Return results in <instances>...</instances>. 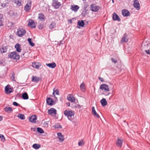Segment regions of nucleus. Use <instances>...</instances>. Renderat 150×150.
Listing matches in <instances>:
<instances>
[{
	"label": "nucleus",
	"instance_id": "obj_7",
	"mask_svg": "<svg viewBox=\"0 0 150 150\" xmlns=\"http://www.w3.org/2000/svg\"><path fill=\"white\" fill-rule=\"evenodd\" d=\"M31 1L30 2H28L27 4H26L24 8V10L26 12H28L30 10L31 8Z\"/></svg>",
	"mask_w": 150,
	"mask_h": 150
},
{
	"label": "nucleus",
	"instance_id": "obj_25",
	"mask_svg": "<svg viewBox=\"0 0 150 150\" xmlns=\"http://www.w3.org/2000/svg\"><path fill=\"white\" fill-rule=\"evenodd\" d=\"M100 102L101 104L102 105L103 107L106 105L107 104V102L106 99L104 98L100 100Z\"/></svg>",
	"mask_w": 150,
	"mask_h": 150
},
{
	"label": "nucleus",
	"instance_id": "obj_4",
	"mask_svg": "<svg viewBox=\"0 0 150 150\" xmlns=\"http://www.w3.org/2000/svg\"><path fill=\"white\" fill-rule=\"evenodd\" d=\"M26 33L25 30L23 28H19L18 29L16 34L19 37H22Z\"/></svg>",
	"mask_w": 150,
	"mask_h": 150
},
{
	"label": "nucleus",
	"instance_id": "obj_53",
	"mask_svg": "<svg viewBox=\"0 0 150 150\" xmlns=\"http://www.w3.org/2000/svg\"><path fill=\"white\" fill-rule=\"evenodd\" d=\"M43 125L45 126L46 127L48 125V123L46 122H44L43 123Z\"/></svg>",
	"mask_w": 150,
	"mask_h": 150
},
{
	"label": "nucleus",
	"instance_id": "obj_40",
	"mask_svg": "<svg viewBox=\"0 0 150 150\" xmlns=\"http://www.w3.org/2000/svg\"><path fill=\"white\" fill-rule=\"evenodd\" d=\"M74 107L78 109H80L81 108V106H80L79 104L76 103H74Z\"/></svg>",
	"mask_w": 150,
	"mask_h": 150
},
{
	"label": "nucleus",
	"instance_id": "obj_45",
	"mask_svg": "<svg viewBox=\"0 0 150 150\" xmlns=\"http://www.w3.org/2000/svg\"><path fill=\"white\" fill-rule=\"evenodd\" d=\"M111 60L112 63L115 64L117 63V60L113 58H111Z\"/></svg>",
	"mask_w": 150,
	"mask_h": 150
},
{
	"label": "nucleus",
	"instance_id": "obj_39",
	"mask_svg": "<svg viewBox=\"0 0 150 150\" xmlns=\"http://www.w3.org/2000/svg\"><path fill=\"white\" fill-rule=\"evenodd\" d=\"M44 15L42 13H40L39 15L38 18L42 20L44 19Z\"/></svg>",
	"mask_w": 150,
	"mask_h": 150
},
{
	"label": "nucleus",
	"instance_id": "obj_23",
	"mask_svg": "<svg viewBox=\"0 0 150 150\" xmlns=\"http://www.w3.org/2000/svg\"><path fill=\"white\" fill-rule=\"evenodd\" d=\"M15 47L16 49V51L19 52H21V45L18 43L15 46Z\"/></svg>",
	"mask_w": 150,
	"mask_h": 150
},
{
	"label": "nucleus",
	"instance_id": "obj_46",
	"mask_svg": "<svg viewBox=\"0 0 150 150\" xmlns=\"http://www.w3.org/2000/svg\"><path fill=\"white\" fill-rule=\"evenodd\" d=\"M1 140L2 142H4L5 141V138L3 135L1 134Z\"/></svg>",
	"mask_w": 150,
	"mask_h": 150
},
{
	"label": "nucleus",
	"instance_id": "obj_43",
	"mask_svg": "<svg viewBox=\"0 0 150 150\" xmlns=\"http://www.w3.org/2000/svg\"><path fill=\"white\" fill-rule=\"evenodd\" d=\"M84 144L83 141H80L79 142L78 145L80 146H82Z\"/></svg>",
	"mask_w": 150,
	"mask_h": 150
},
{
	"label": "nucleus",
	"instance_id": "obj_18",
	"mask_svg": "<svg viewBox=\"0 0 150 150\" xmlns=\"http://www.w3.org/2000/svg\"><path fill=\"white\" fill-rule=\"evenodd\" d=\"M41 79L40 77L33 76L31 81L33 82L38 83Z\"/></svg>",
	"mask_w": 150,
	"mask_h": 150
},
{
	"label": "nucleus",
	"instance_id": "obj_48",
	"mask_svg": "<svg viewBox=\"0 0 150 150\" xmlns=\"http://www.w3.org/2000/svg\"><path fill=\"white\" fill-rule=\"evenodd\" d=\"M43 27V25L41 24H40L38 26V28L40 29H42Z\"/></svg>",
	"mask_w": 150,
	"mask_h": 150
},
{
	"label": "nucleus",
	"instance_id": "obj_33",
	"mask_svg": "<svg viewBox=\"0 0 150 150\" xmlns=\"http://www.w3.org/2000/svg\"><path fill=\"white\" fill-rule=\"evenodd\" d=\"M41 145L40 144H35L33 145V147L36 149H37L40 148Z\"/></svg>",
	"mask_w": 150,
	"mask_h": 150
},
{
	"label": "nucleus",
	"instance_id": "obj_10",
	"mask_svg": "<svg viewBox=\"0 0 150 150\" xmlns=\"http://www.w3.org/2000/svg\"><path fill=\"white\" fill-rule=\"evenodd\" d=\"M37 116L35 115H33L29 117V121L31 122L36 123Z\"/></svg>",
	"mask_w": 150,
	"mask_h": 150
},
{
	"label": "nucleus",
	"instance_id": "obj_32",
	"mask_svg": "<svg viewBox=\"0 0 150 150\" xmlns=\"http://www.w3.org/2000/svg\"><path fill=\"white\" fill-rule=\"evenodd\" d=\"M84 22L83 21L81 20V21H79L78 22V25L80 26L81 27H83L84 25Z\"/></svg>",
	"mask_w": 150,
	"mask_h": 150
},
{
	"label": "nucleus",
	"instance_id": "obj_21",
	"mask_svg": "<svg viewBox=\"0 0 150 150\" xmlns=\"http://www.w3.org/2000/svg\"><path fill=\"white\" fill-rule=\"evenodd\" d=\"M46 65L50 68L53 69L56 66V64L54 62L51 63L46 64Z\"/></svg>",
	"mask_w": 150,
	"mask_h": 150
},
{
	"label": "nucleus",
	"instance_id": "obj_38",
	"mask_svg": "<svg viewBox=\"0 0 150 150\" xmlns=\"http://www.w3.org/2000/svg\"><path fill=\"white\" fill-rule=\"evenodd\" d=\"M37 130L38 132L41 134L43 133L44 132V131L40 127H38Z\"/></svg>",
	"mask_w": 150,
	"mask_h": 150
},
{
	"label": "nucleus",
	"instance_id": "obj_42",
	"mask_svg": "<svg viewBox=\"0 0 150 150\" xmlns=\"http://www.w3.org/2000/svg\"><path fill=\"white\" fill-rule=\"evenodd\" d=\"M54 127L56 128H62V126L61 125H59L58 124H57L55 125Z\"/></svg>",
	"mask_w": 150,
	"mask_h": 150
},
{
	"label": "nucleus",
	"instance_id": "obj_61",
	"mask_svg": "<svg viewBox=\"0 0 150 150\" xmlns=\"http://www.w3.org/2000/svg\"><path fill=\"white\" fill-rule=\"evenodd\" d=\"M2 64V62H0V64Z\"/></svg>",
	"mask_w": 150,
	"mask_h": 150
},
{
	"label": "nucleus",
	"instance_id": "obj_55",
	"mask_svg": "<svg viewBox=\"0 0 150 150\" xmlns=\"http://www.w3.org/2000/svg\"><path fill=\"white\" fill-rule=\"evenodd\" d=\"M54 89H55V88H54V89H53V93H52V94L54 96V97H55V91Z\"/></svg>",
	"mask_w": 150,
	"mask_h": 150
},
{
	"label": "nucleus",
	"instance_id": "obj_16",
	"mask_svg": "<svg viewBox=\"0 0 150 150\" xmlns=\"http://www.w3.org/2000/svg\"><path fill=\"white\" fill-rule=\"evenodd\" d=\"M28 25L32 28H35V22L32 20H30L29 21Z\"/></svg>",
	"mask_w": 150,
	"mask_h": 150
},
{
	"label": "nucleus",
	"instance_id": "obj_20",
	"mask_svg": "<svg viewBox=\"0 0 150 150\" xmlns=\"http://www.w3.org/2000/svg\"><path fill=\"white\" fill-rule=\"evenodd\" d=\"M79 7L78 5H72L71 6V9L72 11H74V12H76L78 9L79 8Z\"/></svg>",
	"mask_w": 150,
	"mask_h": 150
},
{
	"label": "nucleus",
	"instance_id": "obj_52",
	"mask_svg": "<svg viewBox=\"0 0 150 150\" xmlns=\"http://www.w3.org/2000/svg\"><path fill=\"white\" fill-rule=\"evenodd\" d=\"M98 79L101 82H103L104 81V80L103 79L100 77H98Z\"/></svg>",
	"mask_w": 150,
	"mask_h": 150
},
{
	"label": "nucleus",
	"instance_id": "obj_62",
	"mask_svg": "<svg viewBox=\"0 0 150 150\" xmlns=\"http://www.w3.org/2000/svg\"><path fill=\"white\" fill-rule=\"evenodd\" d=\"M24 54H25V53H23V55H24Z\"/></svg>",
	"mask_w": 150,
	"mask_h": 150
},
{
	"label": "nucleus",
	"instance_id": "obj_28",
	"mask_svg": "<svg viewBox=\"0 0 150 150\" xmlns=\"http://www.w3.org/2000/svg\"><path fill=\"white\" fill-rule=\"evenodd\" d=\"M80 88L82 91L83 92H85L86 90V87L85 84L83 83H82L81 84L80 86Z\"/></svg>",
	"mask_w": 150,
	"mask_h": 150
},
{
	"label": "nucleus",
	"instance_id": "obj_41",
	"mask_svg": "<svg viewBox=\"0 0 150 150\" xmlns=\"http://www.w3.org/2000/svg\"><path fill=\"white\" fill-rule=\"evenodd\" d=\"M3 18V16L2 14H0V26L3 25L2 22V19Z\"/></svg>",
	"mask_w": 150,
	"mask_h": 150
},
{
	"label": "nucleus",
	"instance_id": "obj_5",
	"mask_svg": "<svg viewBox=\"0 0 150 150\" xmlns=\"http://www.w3.org/2000/svg\"><path fill=\"white\" fill-rule=\"evenodd\" d=\"M52 5L56 9L58 8L61 5V3L58 0H53Z\"/></svg>",
	"mask_w": 150,
	"mask_h": 150
},
{
	"label": "nucleus",
	"instance_id": "obj_15",
	"mask_svg": "<svg viewBox=\"0 0 150 150\" xmlns=\"http://www.w3.org/2000/svg\"><path fill=\"white\" fill-rule=\"evenodd\" d=\"M123 142V139H120L119 137H118L116 142V145L120 147H121L122 146Z\"/></svg>",
	"mask_w": 150,
	"mask_h": 150
},
{
	"label": "nucleus",
	"instance_id": "obj_30",
	"mask_svg": "<svg viewBox=\"0 0 150 150\" xmlns=\"http://www.w3.org/2000/svg\"><path fill=\"white\" fill-rule=\"evenodd\" d=\"M22 97L24 100H27L28 99V96L26 92H25L22 94Z\"/></svg>",
	"mask_w": 150,
	"mask_h": 150
},
{
	"label": "nucleus",
	"instance_id": "obj_56",
	"mask_svg": "<svg viewBox=\"0 0 150 150\" xmlns=\"http://www.w3.org/2000/svg\"><path fill=\"white\" fill-rule=\"evenodd\" d=\"M66 104L68 106H70V103L69 102L67 103Z\"/></svg>",
	"mask_w": 150,
	"mask_h": 150
},
{
	"label": "nucleus",
	"instance_id": "obj_63",
	"mask_svg": "<svg viewBox=\"0 0 150 150\" xmlns=\"http://www.w3.org/2000/svg\"><path fill=\"white\" fill-rule=\"evenodd\" d=\"M83 1H86V0H83Z\"/></svg>",
	"mask_w": 150,
	"mask_h": 150
},
{
	"label": "nucleus",
	"instance_id": "obj_44",
	"mask_svg": "<svg viewBox=\"0 0 150 150\" xmlns=\"http://www.w3.org/2000/svg\"><path fill=\"white\" fill-rule=\"evenodd\" d=\"M147 54H150V48H149V49L147 50H145L144 51Z\"/></svg>",
	"mask_w": 150,
	"mask_h": 150
},
{
	"label": "nucleus",
	"instance_id": "obj_29",
	"mask_svg": "<svg viewBox=\"0 0 150 150\" xmlns=\"http://www.w3.org/2000/svg\"><path fill=\"white\" fill-rule=\"evenodd\" d=\"M4 109L5 112L8 113H10L12 110V108L11 107H6Z\"/></svg>",
	"mask_w": 150,
	"mask_h": 150
},
{
	"label": "nucleus",
	"instance_id": "obj_49",
	"mask_svg": "<svg viewBox=\"0 0 150 150\" xmlns=\"http://www.w3.org/2000/svg\"><path fill=\"white\" fill-rule=\"evenodd\" d=\"M11 78L12 81H16V80L15 79V76H14V75L13 74L12 75Z\"/></svg>",
	"mask_w": 150,
	"mask_h": 150
},
{
	"label": "nucleus",
	"instance_id": "obj_14",
	"mask_svg": "<svg viewBox=\"0 0 150 150\" xmlns=\"http://www.w3.org/2000/svg\"><path fill=\"white\" fill-rule=\"evenodd\" d=\"M47 113L50 115H51L52 114L55 115L57 114V110L53 108H51L48 110Z\"/></svg>",
	"mask_w": 150,
	"mask_h": 150
},
{
	"label": "nucleus",
	"instance_id": "obj_9",
	"mask_svg": "<svg viewBox=\"0 0 150 150\" xmlns=\"http://www.w3.org/2000/svg\"><path fill=\"white\" fill-rule=\"evenodd\" d=\"M122 15L125 17L129 16L130 15L129 11L128 10L125 9L122 10Z\"/></svg>",
	"mask_w": 150,
	"mask_h": 150
},
{
	"label": "nucleus",
	"instance_id": "obj_12",
	"mask_svg": "<svg viewBox=\"0 0 150 150\" xmlns=\"http://www.w3.org/2000/svg\"><path fill=\"white\" fill-rule=\"evenodd\" d=\"M150 44H148L147 43H145L144 42H143L142 44V50H144V51L145 50H147L149 49L150 47Z\"/></svg>",
	"mask_w": 150,
	"mask_h": 150
},
{
	"label": "nucleus",
	"instance_id": "obj_24",
	"mask_svg": "<svg viewBox=\"0 0 150 150\" xmlns=\"http://www.w3.org/2000/svg\"><path fill=\"white\" fill-rule=\"evenodd\" d=\"M59 140V141L63 142L64 140V137L61 133H58L57 134Z\"/></svg>",
	"mask_w": 150,
	"mask_h": 150
},
{
	"label": "nucleus",
	"instance_id": "obj_58",
	"mask_svg": "<svg viewBox=\"0 0 150 150\" xmlns=\"http://www.w3.org/2000/svg\"><path fill=\"white\" fill-rule=\"evenodd\" d=\"M11 25H13V23H11Z\"/></svg>",
	"mask_w": 150,
	"mask_h": 150
},
{
	"label": "nucleus",
	"instance_id": "obj_50",
	"mask_svg": "<svg viewBox=\"0 0 150 150\" xmlns=\"http://www.w3.org/2000/svg\"><path fill=\"white\" fill-rule=\"evenodd\" d=\"M13 105L15 106H18L19 105V104L16 102H14L13 103Z\"/></svg>",
	"mask_w": 150,
	"mask_h": 150
},
{
	"label": "nucleus",
	"instance_id": "obj_22",
	"mask_svg": "<svg viewBox=\"0 0 150 150\" xmlns=\"http://www.w3.org/2000/svg\"><path fill=\"white\" fill-rule=\"evenodd\" d=\"M7 50V47L3 46L0 48V51L1 53H4L6 52Z\"/></svg>",
	"mask_w": 150,
	"mask_h": 150
},
{
	"label": "nucleus",
	"instance_id": "obj_3",
	"mask_svg": "<svg viewBox=\"0 0 150 150\" xmlns=\"http://www.w3.org/2000/svg\"><path fill=\"white\" fill-rule=\"evenodd\" d=\"M8 57L10 58L16 60H19L20 58L19 55L16 51L8 54Z\"/></svg>",
	"mask_w": 150,
	"mask_h": 150
},
{
	"label": "nucleus",
	"instance_id": "obj_11",
	"mask_svg": "<svg viewBox=\"0 0 150 150\" xmlns=\"http://www.w3.org/2000/svg\"><path fill=\"white\" fill-rule=\"evenodd\" d=\"M134 6L137 10L140 9V4L138 0H135L134 1L133 4Z\"/></svg>",
	"mask_w": 150,
	"mask_h": 150
},
{
	"label": "nucleus",
	"instance_id": "obj_19",
	"mask_svg": "<svg viewBox=\"0 0 150 150\" xmlns=\"http://www.w3.org/2000/svg\"><path fill=\"white\" fill-rule=\"evenodd\" d=\"M67 99L69 101L71 102H74L75 101L74 98L70 94L68 95L67 97Z\"/></svg>",
	"mask_w": 150,
	"mask_h": 150
},
{
	"label": "nucleus",
	"instance_id": "obj_6",
	"mask_svg": "<svg viewBox=\"0 0 150 150\" xmlns=\"http://www.w3.org/2000/svg\"><path fill=\"white\" fill-rule=\"evenodd\" d=\"M12 88L10 87V86L9 85L6 86L5 88V91L6 93L7 94L13 92L12 90Z\"/></svg>",
	"mask_w": 150,
	"mask_h": 150
},
{
	"label": "nucleus",
	"instance_id": "obj_17",
	"mask_svg": "<svg viewBox=\"0 0 150 150\" xmlns=\"http://www.w3.org/2000/svg\"><path fill=\"white\" fill-rule=\"evenodd\" d=\"M46 102L48 105H52L54 104V101L51 98H48L47 99Z\"/></svg>",
	"mask_w": 150,
	"mask_h": 150
},
{
	"label": "nucleus",
	"instance_id": "obj_35",
	"mask_svg": "<svg viewBox=\"0 0 150 150\" xmlns=\"http://www.w3.org/2000/svg\"><path fill=\"white\" fill-rule=\"evenodd\" d=\"M32 39L30 38H28V41L30 45L31 46L33 47L35 45V43L32 42Z\"/></svg>",
	"mask_w": 150,
	"mask_h": 150
},
{
	"label": "nucleus",
	"instance_id": "obj_36",
	"mask_svg": "<svg viewBox=\"0 0 150 150\" xmlns=\"http://www.w3.org/2000/svg\"><path fill=\"white\" fill-rule=\"evenodd\" d=\"M18 117L21 120H24L25 119V116L24 114L19 113L18 115Z\"/></svg>",
	"mask_w": 150,
	"mask_h": 150
},
{
	"label": "nucleus",
	"instance_id": "obj_54",
	"mask_svg": "<svg viewBox=\"0 0 150 150\" xmlns=\"http://www.w3.org/2000/svg\"><path fill=\"white\" fill-rule=\"evenodd\" d=\"M6 5V4L5 3H3L1 4V6L3 7H5Z\"/></svg>",
	"mask_w": 150,
	"mask_h": 150
},
{
	"label": "nucleus",
	"instance_id": "obj_34",
	"mask_svg": "<svg viewBox=\"0 0 150 150\" xmlns=\"http://www.w3.org/2000/svg\"><path fill=\"white\" fill-rule=\"evenodd\" d=\"M56 24L54 22H52L51 24L50 25L49 27L50 29H52L56 27Z\"/></svg>",
	"mask_w": 150,
	"mask_h": 150
},
{
	"label": "nucleus",
	"instance_id": "obj_8",
	"mask_svg": "<svg viewBox=\"0 0 150 150\" xmlns=\"http://www.w3.org/2000/svg\"><path fill=\"white\" fill-rule=\"evenodd\" d=\"M90 8L91 11L94 12H97L99 9V7L95 4H91Z\"/></svg>",
	"mask_w": 150,
	"mask_h": 150
},
{
	"label": "nucleus",
	"instance_id": "obj_27",
	"mask_svg": "<svg viewBox=\"0 0 150 150\" xmlns=\"http://www.w3.org/2000/svg\"><path fill=\"white\" fill-rule=\"evenodd\" d=\"M92 112L93 113V114L98 118H100V116L96 112L94 107L93 106H92Z\"/></svg>",
	"mask_w": 150,
	"mask_h": 150
},
{
	"label": "nucleus",
	"instance_id": "obj_59",
	"mask_svg": "<svg viewBox=\"0 0 150 150\" xmlns=\"http://www.w3.org/2000/svg\"><path fill=\"white\" fill-rule=\"evenodd\" d=\"M112 2L113 3H114V0H112Z\"/></svg>",
	"mask_w": 150,
	"mask_h": 150
},
{
	"label": "nucleus",
	"instance_id": "obj_57",
	"mask_svg": "<svg viewBox=\"0 0 150 150\" xmlns=\"http://www.w3.org/2000/svg\"><path fill=\"white\" fill-rule=\"evenodd\" d=\"M2 116H0V121L2 120Z\"/></svg>",
	"mask_w": 150,
	"mask_h": 150
},
{
	"label": "nucleus",
	"instance_id": "obj_1",
	"mask_svg": "<svg viewBox=\"0 0 150 150\" xmlns=\"http://www.w3.org/2000/svg\"><path fill=\"white\" fill-rule=\"evenodd\" d=\"M64 114L65 116H66L69 120L72 121L74 118L72 117L74 115V112L71 110H66L64 112Z\"/></svg>",
	"mask_w": 150,
	"mask_h": 150
},
{
	"label": "nucleus",
	"instance_id": "obj_2",
	"mask_svg": "<svg viewBox=\"0 0 150 150\" xmlns=\"http://www.w3.org/2000/svg\"><path fill=\"white\" fill-rule=\"evenodd\" d=\"M100 88L102 91H104L105 92H106L103 93L105 96H108L110 93L107 92L108 91H109V89L108 85L105 84H103L100 86Z\"/></svg>",
	"mask_w": 150,
	"mask_h": 150
},
{
	"label": "nucleus",
	"instance_id": "obj_60",
	"mask_svg": "<svg viewBox=\"0 0 150 150\" xmlns=\"http://www.w3.org/2000/svg\"><path fill=\"white\" fill-rule=\"evenodd\" d=\"M1 134H0V138H1Z\"/></svg>",
	"mask_w": 150,
	"mask_h": 150
},
{
	"label": "nucleus",
	"instance_id": "obj_51",
	"mask_svg": "<svg viewBox=\"0 0 150 150\" xmlns=\"http://www.w3.org/2000/svg\"><path fill=\"white\" fill-rule=\"evenodd\" d=\"M55 92L56 95H59V91L58 89H57L56 90H55Z\"/></svg>",
	"mask_w": 150,
	"mask_h": 150
},
{
	"label": "nucleus",
	"instance_id": "obj_13",
	"mask_svg": "<svg viewBox=\"0 0 150 150\" xmlns=\"http://www.w3.org/2000/svg\"><path fill=\"white\" fill-rule=\"evenodd\" d=\"M112 19L114 21H117L120 22L121 21V19L117 14L115 13H114L112 14Z\"/></svg>",
	"mask_w": 150,
	"mask_h": 150
},
{
	"label": "nucleus",
	"instance_id": "obj_37",
	"mask_svg": "<svg viewBox=\"0 0 150 150\" xmlns=\"http://www.w3.org/2000/svg\"><path fill=\"white\" fill-rule=\"evenodd\" d=\"M128 41V39L127 38L124 37L122 38L121 42L123 43L124 42H127Z\"/></svg>",
	"mask_w": 150,
	"mask_h": 150
},
{
	"label": "nucleus",
	"instance_id": "obj_31",
	"mask_svg": "<svg viewBox=\"0 0 150 150\" xmlns=\"http://www.w3.org/2000/svg\"><path fill=\"white\" fill-rule=\"evenodd\" d=\"M13 2L18 6L21 5V0H13Z\"/></svg>",
	"mask_w": 150,
	"mask_h": 150
},
{
	"label": "nucleus",
	"instance_id": "obj_26",
	"mask_svg": "<svg viewBox=\"0 0 150 150\" xmlns=\"http://www.w3.org/2000/svg\"><path fill=\"white\" fill-rule=\"evenodd\" d=\"M40 66V63H34L32 64L33 67L36 69H39Z\"/></svg>",
	"mask_w": 150,
	"mask_h": 150
},
{
	"label": "nucleus",
	"instance_id": "obj_47",
	"mask_svg": "<svg viewBox=\"0 0 150 150\" xmlns=\"http://www.w3.org/2000/svg\"><path fill=\"white\" fill-rule=\"evenodd\" d=\"M64 43V41L63 40H61L58 43V44L59 45H60L61 44H63Z\"/></svg>",
	"mask_w": 150,
	"mask_h": 150
}]
</instances>
